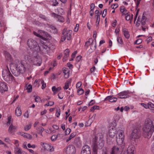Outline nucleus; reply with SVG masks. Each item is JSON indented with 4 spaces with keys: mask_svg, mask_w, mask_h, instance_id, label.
Listing matches in <instances>:
<instances>
[{
    "mask_svg": "<svg viewBox=\"0 0 154 154\" xmlns=\"http://www.w3.org/2000/svg\"><path fill=\"white\" fill-rule=\"evenodd\" d=\"M103 133H99L93 139L94 142L92 154H97L98 149H101L104 146Z\"/></svg>",
    "mask_w": 154,
    "mask_h": 154,
    "instance_id": "1",
    "label": "nucleus"
},
{
    "mask_svg": "<svg viewBox=\"0 0 154 154\" xmlns=\"http://www.w3.org/2000/svg\"><path fill=\"white\" fill-rule=\"evenodd\" d=\"M143 129L144 137L150 138L154 131V122L150 121L146 122Z\"/></svg>",
    "mask_w": 154,
    "mask_h": 154,
    "instance_id": "2",
    "label": "nucleus"
},
{
    "mask_svg": "<svg viewBox=\"0 0 154 154\" xmlns=\"http://www.w3.org/2000/svg\"><path fill=\"white\" fill-rule=\"evenodd\" d=\"M14 63H15L16 67L13 73L15 76H18L20 75V73H23L25 72V65H24L23 61L20 62L18 59H16L14 61Z\"/></svg>",
    "mask_w": 154,
    "mask_h": 154,
    "instance_id": "3",
    "label": "nucleus"
},
{
    "mask_svg": "<svg viewBox=\"0 0 154 154\" xmlns=\"http://www.w3.org/2000/svg\"><path fill=\"white\" fill-rule=\"evenodd\" d=\"M2 75L4 80L9 83L12 82L14 79V77L11 73L7 66L3 69Z\"/></svg>",
    "mask_w": 154,
    "mask_h": 154,
    "instance_id": "4",
    "label": "nucleus"
},
{
    "mask_svg": "<svg viewBox=\"0 0 154 154\" xmlns=\"http://www.w3.org/2000/svg\"><path fill=\"white\" fill-rule=\"evenodd\" d=\"M72 31L71 30H67L66 28H64L62 31V36L61 37L60 41L64 42L67 38V40H70L72 38Z\"/></svg>",
    "mask_w": 154,
    "mask_h": 154,
    "instance_id": "5",
    "label": "nucleus"
},
{
    "mask_svg": "<svg viewBox=\"0 0 154 154\" xmlns=\"http://www.w3.org/2000/svg\"><path fill=\"white\" fill-rule=\"evenodd\" d=\"M124 133L123 129H119L116 136L117 143L118 145L122 144L124 140Z\"/></svg>",
    "mask_w": 154,
    "mask_h": 154,
    "instance_id": "6",
    "label": "nucleus"
},
{
    "mask_svg": "<svg viewBox=\"0 0 154 154\" xmlns=\"http://www.w3.org/2000/svg\"><path fill=\"white\" fill-rule=\"evenodd\" d=\"M49 51V48L47 45L41 43L38 45L36 51L42 54H48Z\"/></svg>",
    "mask_w": 154,
    "mask_h": 154,
    "instance_id": "7",
    "label": "nucleus"
},
{
    "mask_svg": "<svg viewBox=\"0 0 154 154\" xmlns=\"http://www.w3.org/2000/svg\"><path fill=\"white\" fill-rule=\"evenodd\" d=\"M140 136L139 131L137 129H134L132 131L131 135V141L134 143L136 140L138 139Z\"/></svg>",
    "mask_w": 154,
    "mask_h": 154,
    "instance_id": "8",
    "label": "nucleus"
},
{
    "mask_svg": "<svg viewBox=\"0 0 154 154\" xmlns=\"http://www.w3.org/2000/svg\"><path fill=\"white\" fill-rule=\"evenodd\" d=\"M27 44L30 49L36 51L38 45L35 40L32 39H28L27 41Z\"/></svg>",
    "mask_w": 154,
    "mask_h": 154,
    "instance_id": "9",
    "label": "nucleus"
},
{
    "mask_svg": "<svg viewBox=\"0 0 154 154\" xmlns=\"http://www.w3.org/2000/svg\"><path fill=\"white\" fill-rule=\"evenodd\" d=\"M146 22V18L144 14H143L141 18L140 17H138L137 21L136 23V26L137 27H139L140 25V23L142 26L145 25Z\"/></svg>",
    "mask_w": 154,
    "mask_h": 154,
    "instance_id": "10",
    "label": "nucleus"
},
{
    "mask_svg": "<svg viewBox=\"0 0 154 154\" xmlns=\"http://www.w3.org/2000/svg\"><path fill=\"white\" fill-rule=\"evenodd\" d=\"M131 93V92L129 91H124L119 93L117 95V97L119 98H129L130 96L128 94Z\"/></svg>",
    "mask_w": 154,
    "mask_h": 154,
    "instance_id": "11",
    "label": "nucleus"
},
{
    "mask_svg": "<svg viewBox=\"0 0 154 154\" xmlns=\"http://www.w3.org/2000/svg\"><path fill=\"white\" fill-rule=\"evenodd\" d=\"M66 152L67 154H75L76 152L75 148L72 145H69L66 148Z\"/></svg>",
    "mask_w": 154,
    "mask_h": 154,
    "instance_id": "12",
    "label": "nucleus"
},
{
    "mask_svg": "<svg viewBox=\"0 0 154 154\" xmlns=\"http://www.w3.org/2000/svg\"><path fill=\"white\" fill-rule=\"evenodd\" d=\"M81 154H91V150L90 147L87 145L84 146L82 147Z\"/></svg>",
    "mask_w": 154,
    "mask_h": 154,
    "instance_id": "13",
    "label": "nucleus"
},
{
    "mask_svg": "<svg viewBox=\"0 0 154 154\" xmlns=\"http://www.w3.org/2000/svg\"><path fill=\"white\" fill-rule=\"evenodd\" d=\"M8 89V88L7 84L4 82L0 81V91L2 93H3L5 91H7Z\"/></svg>",
    "mask_w": 154,
    "mask_h": 154,
    "instance_id": "14",
    "label": "nucleus"
},
{
    "mask_svg": "<svg viewBox=\"0 0 154 154\" xmlns=\"http://www.w3.org/2000/svg\"><path fill=\"white\" fill-rule=\"evenodd\" d=\"M33 33L34 34L37 36L42 38L45 37L46 35V33L42 30H38L37 32L34 31Z\"/></svg>",
    "mask_w": 154,
    "mask_h": 154,
    "instance_id": "15",
    "label": "nucleus"
},
{
    "mask_svg": "<svg viewBox=\"0 0 154 154\" xmlns=\"http://www.w3.org/2000/svg\"><path fill=\"white\" fill-rule=\"evenodd\" d=\"M117 100L116 97H112V96H107L103 100L105 101L106 100H109L110 102L112 103L116 102Z\"/></svg>",
    "mask_w": 154,
    "mask_h": 154,
    "instance_id": "16",
    "label": "nucleus"
},
{
    "mask_svg": "<svg viewBox=\"0 0 154 154\" xmlns=\"http://www.w3.org/2000/svg\"><path fill=\"white\" fill-rule=\"evenodd\" d=\"M120 152L119 147L116 146H114L111 149V153L113 154H119Z\"/></svg>",
    "mask_w": 154,
    "mask_h": 154,
    "instance_id": "17",
    "label": "nucleus"
},
{
    "mask_svg": "<svg viewBox=\"0 0 154 154\" xmlns=\"http://www.w3.org/2000/svg\"><path fill=\"white\" fill-rule=\"evenodd\" d=\"M63 72L64 73V77L65 79L68 78L69 75V69L67 68H64L63 69Z\"/></svg>",
    "mask_w": 154,
    "mask_h": 154,
    "instance_id": "18",
    "label": "nucleus"
},
{
    "mask_svg": "<svg viewBox=\"0 0 154 154\" xmlns=\"http://www.w3.org/2000/svg\"><path fill=\"white\" fill-rule=\"evenodd\" d=\"M19 134L21 135L25 138H26L29 140H31L32 138V136L29 134L23 132H20Z\"/></svg>",
    "mask_w": 154,
    "mask_h": 154,
    "instance_id": "19",
    "label": "nucleus"
},
{
    "mask_svg": "<svg viewBox=\"0 0 154 154\" xmlns=\"http://www.w3.org/2000/svg\"><path fill=\"white\" fill-rule=\"evenodd\" d=\"M5 54L6 59L8 61L11 62L13 61V59L10 53L6 52L5 53Z\"/></svg>",
    "mask_w": 154,
    "mask_h": 154,
    "instance_id": "20",
    "label": "nucleus"
},
{
    "mask_svg": "<svg viewBox=\"0 0 154 154\" xmlns=\"http://www.w3.org/2000/svg\"><path fill=\"white\" fill-rule=\"evenodd\" d=\"M115 130L113 128L109 130V136L111 138L114 137L115 134Z\"/></svg>",
    "mask_w": 154,
    "mask_h": 154,
    "instance_id": "21",
    "label": "nucleus"
},
{
    "mask_svg": "<svg viewBox=\"0 0 154 154\" xmlns=\"http://www.w3.org/2000/svg\"><path fill=\"white\" fill-rule=\"evenodd\" d=\"M134 148L131 146H129L128 148L127 152L124 154H134L133 151Z\"/></svg>",
    "mask_w": 154,
    "mask_h": 154,
    "instance_id": "22",
    "label": "nucleus"
},
{
    "mask_svg": "<svg viewBox=\"0 0 154 154\" xmlns=\"http://www.w3.org/2000/svg\"><path fill=\"white\" fill-rule=\"evenodd\" d=\"M71 82V79H69L67 80L65 83V86L63 88L64 90H66L69 88V85L70 84Z\"/></svg>",
    "mask_w": 154,
    "mask_h": 154,
    "instance_id": "23",
    "label": "nucleus"
},
{
    "mask_svg": "<svg viewBox=\"0 0 154 154\" xmlns=\"http://www.w3.org/2000/svg\"><path fill=\"white\" fill-rule=\"evenodd\" d=\"M61 89V88L60 87L56 88L55 86H53L52 88V90L54 94H55L57 92L60 91Z\"/></svg>",
    "mask_w": 154,
    "mask_h": 154,
    "instance_id": "24",
    "label": "nucleus"
},
{
    "mask_svg": "<svg viewBox=\"0 0 154 154\" xmlns=\"http://www.w3.org/2000/svg\"><path fill=\"white\" fill-rule=\"evenodd\" d=\"M15 113L16 115L17 116H20L21 115L22 112L20 107L18 106L16 108Z\"/></svg>",
    "mask_w": 154,
    "mask_h": 154,
    "instance_id": "25",
    "label": "nucleus"
},
{
    "mask_svg": "<svg viewBox=\"0 0 154 154\" xmlns=\"http://www.w3.org/2000/svg\"><path fill=\"white\" fill-rule=\"evenodd\" d=\"M16 128V127L13 126L12 124H11L9 127L8 132L12 134Z\"/></svg>",
    "mask_w": 154,
    "mask_h": 154,
    "instance_id": "26",
    "label": "nucleus"
},
{
    "mask_svg": "<svg viewBox=\"0 0 154 154\" xmlns=\"http://www.w3.org/2000/svg\"><path fill=\"white\" fill-rule=\"evenodd\" d=\"M23 151H22L19 147H15L14 148V152L15 154H22Z\"/></svg>",
    "mask_w": 154,
    "mask_h": 154,
    "instance_id": "27",
    "label": "nucleus"
},
{
    "mask_svg": "<svg viewBox=\"0 0 154 154\" xmlns=\"http://www.w3.org/2000/svg\"><path fill=\"white\" fill-rule=\"evenodd\" d=\"M42 146L45 150L49 151V148L51 147V145L46 143H43Z\"/></svg>",
    "mask_w": 154,
    "mask_h": 154,
    "instance_id": "28",
    "label": "nucleus"
},
{
    "mask_svg": "<svg viewBox=\"0 0 154 154\" xmlns=\"http://www.w3.org/2000/svg\"><path fill=\"white\" fill-rule=\"evenodd\" d=\"M94 44V40L92 38H90L89 39L88 41L86 42L85 46H86L87 47H88L89 45H93Z\"/></svg>",
    "mask_w": 154,
    "mask_h": 154,
    "instance_id": "29",
    "label": "nucleus"
},
{
    "mask_svg": "<svg viewBox=\"0 0 154 154\" xmlns=\"http://www.w3.org/2000/svg\"><path fill=\"white\" fill-rule=\"evenodd\" d=\"M56 19L58 21L60 22H63L65 20L63 17L60 15L57 16Z\"/></svg>",
    "mask_w": 154,
    "mask_h": 154,
    "instance_id": "30",
    "label": "nucleus"
},
{
    "mask_svg": "<svg viewBox=\"0 0 154 154\" xmlns=\"http://www.w3.org/2000/svg\"><path fill=\"white\" fill-rule=\"evenodd\" d=\"M124 36L127 38H128L130 37V35L128 31L125 29L123 30Z\"/></svg>",
    "mask_w": 154,
    "mask_h": 154,
    "instance_id": "31",
    "label": "nucleus"
},
{
    "mask_svg": "<svg viewBox=\"0 0 154 154\" xmlns=\"http://www.w3.org/2000/svg\"><path fill=\"white\" fill-rule=\"evenodd\" d=\"M50 28L51 32H52L53 34H55L57 33V29L55 27L53 26H51Z\"/></svg>",
    "mask_w": 154,
    "mask_h": 154,
    "instance_id": "32",
    "label": "nucleus"
},
{
    "mask_svg": "<svg viewBox=\"0 0 154 154\" xmlns=\"http://www.w3.org/2000/svg\"><path fill=\"white\" fill-rule=\"evenodd\" d=\"M116 35L117 37V40L118 43L119 44H122L123 43V41L122 38L121 37L119 36L117 34Z\"/></svg>",
    "mask_w": 154,
    "mask_h": 154,
    "instance_id": "33",
    "label": "nucleus"
},
{
    "mask_svg": "<svg viewBox=\"0 0 154 154\" xmlns=\"http://www.w3.org/2000/svg\"><path fill=\"white\" fill-rule=\"evenodd\" d=\"M76 135V134L75 133H72L70 135L68 139H66V142H68L71 139H72V138L74 137L75 135Z\"/></svg>",
    "mask_w": 154,
    "mask_h": 154,
    "instance_id": "34",
    "label": "nucleus"
},
{
    "mask_svg": "<svg viewBox=\"0 0 154 154\" xmlns=\"http://www.w3.org/2000/svg\"><path fill=\"white\" fill-rule=\"evenodd\" d=\"M31 127V124H30L24 127V129L25 131H27L30 129Z\"/></svg>",
    "mask_w": 154,
    "mask_h": 154,
    "instance_id": "35",
    "label": "nucleus"
},
{
    "mask_svg": "<svg viewBox=\"0 0 154 154\" xmlns=\"http://www.w3.org/2000/svg\"><path fill=\"white\" fill-rule=\"evenodd\" d=\"M32 87L31 85H29L26 86V89L27 90V92H30L32 91Z\"/></svg>",
    "mask_w": 154,
    "mask_h": 154,
    "instance_id": "36",
    "label": "nucleus"
},
{
    "mask_svg": "<svg viewBox=\"0 0 154 154\" xmlns=\"http://www.w3.org/2000/svg\"><path fill=\"white\" fill-rule=\"evenodd\" d=\"M39 81H41V83L42 84V88L43 89L46 86V84L44 82V81L43 80H40Z\"/></svg>",
    "mask_w": 154,
    "mask_h": 154,
    "instance_id": "37",
    "label": "nucleus"
},
{
    "mask_svg": "<svg viewBox=\"0 0 154 154\" xmlns=\"http://www.w3.org/2000/svg\"><path fill=\"white\" fill-rule=\"evenodd\" d=\"M77 51H74L72 54V59L71 60V61L72 60H73L74 58L75 57L76 55L77 54Z\"/></svg>",
    "mask_w": 154,
    "mask_h": 154,
    "instance_id": "38",
    "label": "nucleus"
},
{
    "mask_svg": "<svg viewBox=\"0 0 154 154\" xmlns=\"http://www.w3.org/2000/svg\"><path fill=\"white\" fill-rule=\"evenodd\" d=\"M84 92V90L82 89H79L78 90L77 93L79 95H81L83 94Z\"/></svg>",
    "mask_w": 154,
    "mask_h": 154,
    "instance_id": "39",
    "label": "nucleus"
},
{
    "mask_svg": "<svg viewBox=\"0 0 154 154\" xmlns=\"http://www.w3.org/2000/svg\"><path fill=\"white\" fill-rule=\"evenodd\" d=\"M60 109H57L56 110V116L58 117L60 116Z\"/></svg>",
    "mask_w": 154,
    "mask_h": 154,
    "instance_id": "40",
    "label": "nucleus"
},
{
    "mask_svg": "<svg viewBox=\"0 0 154 154\" xmlns=\"http://www.w3.org/2000/svg\"><path fill=\"white\" fill-rule=\"evenodd\" d=\"M142 40L141 39H139L137 40L134 43L136 44H139L142 42Z\"/></svg>",
    "mask_w": 154,
    "mask_h": 154,
    "instance_id": "41",
    "label": "nucleus"
},
{
    "mask_svg": "<svg viewBox=\"0 0 154 154\" xmlns=\"http://www.w3.org/2000/svg\"><path fill=\"white\" fill-rule=\"evenodd\" d=\"M39 17L40 18L45 20H47L48 19V18L47 17H46L45 15L42 14H40L39 15Z\"/></svg>",
    "mask_w": 154,
    "mask_h": 154,
    "instance_id": "42",
    "label": "nucleus"
},
{
    "mask_svg": "<svg viewBox=\"0 0 154 154\" xmlns=\"http://www.w3.org/2000/svg\"><path fill=\"white\" fill-rule=\"evenodd\" d=\"M59 3L57 0H53V1L52 5L56 6Z\"/></svg>",
    "mask_w": 154,
    "mask_h": 154,
    "instance_id": "43",
    "label": "nucleus"
},
{
    "mask_svg": "<svg viewBox=\"0 0 154 154\" xmlns=\"http://www.w3.org/2000/svg\"><path fill=\"white\" fill-rule=\"evenodd\" d=\"M37 130L39 132H42L44 131V128L40 126L37 128Z\"/></svg>",
    "mask_w": 154,
    "mask_h": 154,
    "instance_id": "44",
    "label": "nucleus"
},
{
    "mask_svg": "<svg viewBox=\"0 0 154 154\" xmlns=\"http://www.w3.org/2000/svg\"><path fill=\"white\" fill-rule=\"evenodd\" d=\"M69 49H67L64 51V54L65 55L69 56Z\"/></svg>",
    "mask_w": 154,
    "mask_h": 154,
    "instance_id": "45",
    "label": "nucleus"
},
{
    "mask_svg": "<svg viewBox=\"0 0 154 154\" xmlns=\"http://www.w3.org/2000/svg\"><path fill=\"white\" fill-rule=\"evenodd\" d=\"M57 138V136L56 135H54L51 137V140L53 141H55Z\"/></svg>",
    "mask_w": 154,
    "mask_h": 154,
    "instance_id": "46",
    "label": "nucleus"
},
{
    "mask_svg": "<svg viewBox=\"0 0 154 154\" xmlns=\"http://www.w3.org/2000/svg\"><path fill=\"white\" fill-rule=\"evenodd\" d=\"M95 16L96 17V23H99L100 21V15H96Z\"/></svg>",
    "mask_w": 154,
    "mask_h": 154,
    "instance_id": "47",
    "label": "nucleus"
},
{
    "mask_svg": "<svg viewBox=\"0 0 154 154\" xmlns=\"http://www.w3.org/2000/svg\"><path fill=\"white\" fill-rule=\"evenodd\" d=\"M118 4H115L111 5V8L114 9H115L118 7Z\"/></svg>",
    "mask_w": 154,
    "mask_h": 154,
    "instance_id": "48",
    "label": "nucleus"
},
{
    "mask_svg": "<svg viewBox=\"0 0 154 154\" xmlns=\"http://www.w3.org/2000/svg\"><path fill=\"white\" fill-rule=\"evenodd\" d=\"M71 131V130L69 128H67L66 130L65 133L66 135L69 134Z\"/></svg>",
    "mask_w": 154,
    "mask_h": 154,
    "instance_id": "49",
    "label": "nucleus"
},
{
    "mask_svg": "<svg viewBox=\"0 0 154 154\" xmlns=\"http://www.w3.org/2000/svg\"><path fill=\"white\" fill-rule=\"evenodd\" d=\"M14 144L15 145V147H18L19 146L18 142L19 141L18 140H14Z\"/></svg>",
    "mask_w": 154,
    "mask_h": 154,
    "instance_id": "50",
    "label": "nucleus"
},
{
    "mask_svg": "<svg viewBox=\"0 0 154 154\" xmlns=\"http://www.w3.org/2000/svg\"><path fill=\"white\" fill-rule=\"evenodd\" d=\"M124 6H121L120 7V11L121 13H122L125 10H126Z\"/></svg>",
    "mask_w": 154,
    "mask_h": 154,
    "instance_id": "51",
    "label": "nucleus"
},
{
    "mask_svg": "<svg viewBox=\"0 0 154 154\" xmlns=\"http://www.w3.org/2000/svg\"><path fill=\"white\" fill-rule=\"evenodd\" d=\"M148 107L150 106V107L154 108V105L151 102H149L148 103Z\"/></svg>",
    "mask_w": 154,
    "mask_h": 154,
    "instance_id": "52",
    "label": "nucleus"
},
{
    "mask_svg": "<svg viewBox=\"0 0 154 154\" xmlns=\"http://www.w3.org/2000/svg\"><path fill=\"white\" fill-rule=\"evenodd\" d=\"M106 11H107V9H105L103 13L102 16L103 17H104L106 15Z\"/></svg>",
    "mask_w": 154,
    "mask_h": 154,
    "instance_id": "53",
    "label": "nucleus"
},
{
    "mask_svg": "<svg viewBox=\"0 0 154 154\" xmlns=\"http://www.w3.org/2000/svg\"><path fill=\"white\" fill-rule=\"evenodd\" d=\"M4 140L5 142L8 143H11V140L8 137H7L5 138Z\"/></svg>",
    "mask_w": 154,
    "mask_h": 154,
    "instance_id": "54",
    "label": "nucleus"
},
{
    "mask_svg": "<svg viewBox=\"0 0 154 154\" xmlns=\"http://www.w3.org/2000/svg\"><path fill=\"white\" fill-rule=\"evenodd\" d=\"M95 102V101L94 100H91L88 103V105L89 106H91L94 104Z\"/></svg>",
    "mask_w": 154,
    "mask_h": 154,
    "instance_id": "55",
    "label": "nucleus"
},
{
    "mask_svg": "<svg viewBox=\"0 0 154 154\" xmlns=\"http://www.w3.org/2000/svg\"><path fill=\"white\" fill-rule=\"evenodd\" d=\"M41 98L39 97H36L35 98V101L36 102H38L40 101Z\"/></svg>",
    "mask_w": 154,
    "mask_h": 154,
    "instance_id": "56",
    "label": "nucleus"
},
{
    "mask_svg": "<svg viewBox=\"0 0 154 154\" xmlns=\"http://www.w3.org/2000/svg\"><path fill=\"white\" fill-rule=\"evenodd\" d=\"M82 57L81 56H78L76 58V61L77 62H79L81 60Z\"/></svg>",
    "mask_w": 154,
    "mask_h": 154,
    "instance_id": "57",
    "label": "nucleus"
},
{
    "mask_svg": "<svg viewBox=\"0 0 154 154\" xmlns=\"http://www.w3.org/2000/svg\"><path fill=\"white\" fill-rule=\"evenodd\" d=\"M131 17V16L129 14H127V16L125 17V19L127 20H130Z\"/></svg>",
    "mask_w": 154,
    "mask_h": 154,
    "instance_id": "58",
    "label": "nucleus"
},
{
    "mask_svg": "<svg viewBox=\"0 0 154 154\" xmlns=\"http://www.w3.org/2000/svg\"><path fill=\"white\" fill-rule=\"evenodd\" d=\"M141 105L145 107L146 108H148V104H145L144 103H141Z\"/></svg>",
    "mask_w": 154,
    "mask_h": 154,
    "instance_id": "59",
    "label": "nucleus"
},
{
    "mask_svg": "<svg viewBox=\"0 0 154 154\" xmlns=\"http://www.w3.org/2000/svg\"><path fill=\"white\" fill-rule=\"evenodd\" d=\"M92 122V121L91 120V119H89L87 122V123H88L89 124L88 125H87V126H88L90 125L91 124ZM85 125L86 126V125Z\"/></svg>",
    "mask_w": 154,
    "mask_h": 154,
    "instance_id": "60",
    "label": "nucleus"
},
{
    "mask_svg": "<svg viewBox=\"0 0 154 154\" xmlns=\"http://www.w3.org/2000/svg\"><path fill=\"white\" fill-rule=\"evenodd\" d=\"M82 84V83L81 82H78L76 84V87L77 88V87L79 88L81 86Z\"/></svg>",
    "mask_w": 154,
    "mask_h": 154,
    "instance_id": "61",
    "label": "nucleus"
},
{
    "mask_svg": "<svg viewBox=\"0 0 154 154\" xmlns=\"http://www.w3.org/2000/svg\"><path fill=\"white\" fill-rule=\"evenodd\" d=\"M69 56L64 55L63 58V61L64 62L66 61L67 60V58L69 57Z\"/></svg>",
    "mask_w": 154,
    "mask_h": 154,
    "instance_id": "62",
    "label": "nucleus"
},
{
    "mask_svg": "<svg viewBox=\"0 0 154 154\" xmlns=\"http://www.w3.org/2000/svg\"><path fill=\"white\" fill-rule=\"evenodd\" d=\"M144 26H141L142 29L143 31H146V29L147 28V27L146 25Z\"/></svg>",
    "mask_w": 154,
    "mask_h": 154,
    "instance_id": "63",
    "label": "nucleus"
},
{
    "mask_svg": "<svg viewBox=\"0 0 154 154\" xmlns=\"http://www.w3.org/2000/svg\"><path fill=\"white\" fill-rule=\"evenodd\" d=\"M52 127L53 128L55 129H58L59 128V127L56 125H53Z\"/></svg>",
    "mask_w": 154,
    "mask_h": 154,
    "instance_id": "64",
    "label": "nucleus"
}]
</instances>
